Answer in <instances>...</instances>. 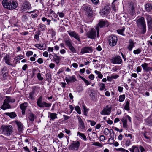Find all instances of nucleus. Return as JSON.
Here are the masks:
<instances>
[{"label": "nucleus", "mask_w": 152, "mask_h": 152, "mask_svg": "<svg viewBox=\"0 0 152 152\" xmlns=\"http://www.w3.org/2000/svg\"><path fill=\"white\" fill-rule=\"evenodd\" d=\"M141 51V49L140 48H138L136 50H134L133 51V53L135 54H138L140 53Z\"/></svg>", "instance_id": "58"}, {"label": "nucleus", "mask_w": 152, "mask_h": 152, "mask_svg": "<svg viewBox=\"0 0 152 152\" xmlns=\"http://www.w3.org/2000/svg\"><path fill=\"white\" fill-rule=\"evenodd\" d=\"M116 150L117 151H119L121 152H129L128 150H126L122 148L116 149Z\"/></svg>", "instance_id": "46"}, {"label": "nucleus", "mask_w": 152, "mask_h": 152, "mask_svg": "<svg viewBox=\"0 0 152 152\" xmlns=\"http://www.w3.org/2000/svg\"><path fill=\"white\" fill-rule=\"evenodd\" d=\"M146 124L149 126H152V118L151 117L148 118L146 119Z\"/></svg>", "instance_id": "38"}, {"label": "nucleus", "mask_w": 152, "mask_h": 152, "mask_svg": "<svg viewBox=\"0 0 152 152\" xmlns=\"http://www.w3.org/2000/svg\"><path fill=\"white\" fill-rule=\"evenodd\" d=\"M99 85L100 87L99 89L100 91H102L105 89V85L103 83H99Z\"/></svg>", "instance_id": "47"}, {"label": "nucleus", "mask_w": 152, "mask_h": 152, "mask_svg": "<svg viewBox=\"0 0 152 152\" xmlns=\"http://www.w3.org/2000/svg\"><path fill=\"white\" fill-rule=\"evenodd\" d=\"M33 54V52L31 51H28L26 53L27 56L29 57L30 56L32 55Z\"/></svg>", "instance_id": "61"}, {"label": "nucleus", "mask_w": 152, "mask_h": 152, "mask_svg": "<svg viewBox=\"0 0 152 152\" xmlns=\"http://www.w3.org/2000/svg\"><path fill=\"white\" fill-rule=\"evenodd\" d=\"M92 3L94 5H97L99 2V0H91Z\"/></svg>", "instance_id": "64"}, {"label": "nucleus", "mask_w": 152, "mask_h": 152, "mask_svg": "<svg viewBox=\"0 0 152 152\" xmlns=\"http://www.w3.org/2000/svg\"><path fill=\"white\" fill-rule=\"evenodd\" d=\"M83 109L84 115L86 116H87V113L89 110V109H87L84 105H83Z\"/></svg>", "instance_id": "41"}, {"label": "nucleus", "mask_w": 152, "mask_h": 152, "mask_svg": "<svg viewBox=\"0 0 152 152\" xmlns=\"http://www.w3.org/2000/svg\"><path fill=\"white\" fill-rule=\"evenodd\" d=\"M75 110L77 111V113L80 114L81 113V112L80 107L78 106H76L75 107Z\"/></svg>", "instance_id": "49"}, {"label": "nucleus", "mask_w": 152, "mask_h": 152, "mask_svg": "<svg viewBox=\"0 0 152 152\" xmlns=\"http://www.w3.org/2000/svg\"><path fill=\"white\" fill-rule=\"evenodd\" d=\"M37 48L40 50H42L43 47V45L40 44H36L34 45Z\"/></svg>", "instance_id": "55"}, {"label": "nucleus", "mask_w": 152, "mask_h": 152, "mask_svg": "<svg viewBox=\"0 0 152 152\" xmlns=\"http://www.w3.org/2000/svg\"><path fill=\"white\" fill-rule=\"evenodd\" d=\"M7 72V67L6 66L4 67L2 69L1 73L3 75V76L6 74Z\"/></svg>", "instance_id": "45"}, {"label": "nucleus", "mask_w": 152, "mask_h": 152, "mask_svg": "<svg viewBox=\"0 0 152 152\" xmlns=\"http://www.w3.org/2000/svg\"><path fill=\"white\" fill-rule=\"evenodd\" d=\"M125 29V27H123L121 29H118L117 30V31L119 34L124 36L125 34L124 33Z\"/></svg>", "instance_id": "36"}, {"label": "nucleus", "mask_w": 152, "mask_h": 152, "mask_svg": "<svg viewBox=\"0 0 152 152\" xmlns=\"http://www.w3.org/2000/svg\"><path fill=\"white\" fill-rule=\"evenodd\" d=\"M38 15L36 13H34L32 14L30 16V17L34 19V20H35V18L37 17Z\"/></svg>", "instance_id": "63"}, {"label": "nucleus", "mask_w": 152, "mask_h": 152, "mask_svg": "<svg viewBox=\"0 0 152 152\" xmlns=\"http://www.w3.org/2000/svg\"><path fill=\"white\" fill-rule=\"evenodd\" d=\"M28 103L27 102H25L21 104L20 105V108L22 110V114L23 115L24 114L25 112V110L26 109L28 106Z\"/></svg>", "instance_id": "23"}, {"label": "nucleus", "mask_w": 152, "mask_h": 152, "mask_svg": "<svg viewBox=\"0 0 152 152\" xmlns=\"http://www.w3.org/2000/svg\"><path fill=\"white\" fill-rule=\"evenodd\" d=\"M111 62L113 64H120L122 62L121 57L119 56H116L111 58Z\"/></svg>", "instance_id": "9"}, {"label": "nucleus", "mask_w": 152, "mask_h": 152, "mask_svg": "<svg viewBox=\"0 0 152 152\" xmlns=\"http://www.w3.org/2000/svg\"><path fill=\"white\" fill-rule=\"evenodd\" d=\"M28 118L30 121L33 122L34 119L36 118V117L35 115L30 113L29 114Z\"/></svg>", "instance_id": "35"}, {"label": "nucleus", "mask_w": 152, "mask_h": 152, "mask_svg": "<svg viewBox=\"0 0 152 152\" xmlns=\"http://www.w3.org/2000/svg\"><path fill=\"white\" fill-rule=\"evenodd\" d=\"M130 100L128 99H126L124 104V109L127 111L130 110L129 104Z\"/></svg>", "instance_id": "24"}, {"label": "nucleus", "mask_w": 152, "mask_h": 152, "mask_svg": "<svg viewBox=\"0 0 152 152\" xmlns=\"http://www.w3.org/2000/svg\"><path fill=\"white\" fill-rule=\"evenodd\" d=\"M39 30L38 31L39 33H40V31H44L45 30L46 27L45 25L44 24H39Z\"/></svg>", "instance_id": "37"}, {"label": "nucleus", "mask_w": 152, "mask_h": 152, "mask_svg": "<svg viewBox=\"0 0 152 152\" xmlns=\"http://www.w3.org/2000/svg\"><path fill=\"white\" fill-rule=\"evenodd\" d=\"M39 87L37 86H34L32 88V92L34 93L35 94L37 91L38 90Z\"/></svg>", "instance_id": "57"}, {"label": "nucleus", "mask_w": 152, "mask_h": 152, "mask_svg": "<svg viewBox=\"0 0 152 152\" xmlns=\"http://www.w3.org/2000/svg\"><path fill=\"white\" fill-rule=\"evenodd\" d=\"M43 22L46 21V24L47 25H49L50 24L51 20L49 19H47V18L45 17H43L41 18Z\"/></svg>", "instance_id": "39"}, {"label": "nucleus", "mask_w": 152, "mask_h": 152, "mask_svg": "<svg viewBox=\"0 0 152 152\" xmlns=\"http://www.w3.org/2000/svg\"><path fill=\"white\" fill-rule=\"evenodd\" d=\"M37 77L38 80L40 81H42L43 79V78L41 76V74L40 73H37Z\"/></svg>", "instance_id": "54"}, {"label": "nucleus", "mask_w": 152, "mask_h": 152, "mask_svg": "<svg viewBox=\"0 0 152 152\" xmlns=\"http://www.w3.org/2000/svg\"><path fill=\"white\" fill-rule=\"evenodd\" d=\"M4 114L9 116L11 118H14L17 116V115L15 112L6 113H4Z\"/></svg>", "instance_id": "32"}, {"label": "nucleus", "mask_w": 152, "mask_h": 152, "mask_svg": "<svg viewBox=\"0 0 152 152\" xmlns=\"http://www.w3.org/2000/svg\"><path fill=\"white\" fill-rule=\"evenodd\" d=\"M104 134L106 135H108L109 133H110V136H111V135H112L113 134V135H114L113 130L111 129L109 130L107 128H106L104 129Z\"/></svg>", "instance_id": "30"}, {"label": "nucleus", "mask_w": 152, "mask_h": 152, "mask_svg": "<svg viewBox=\"0 0 152 152\" xmlns=\"http://www.w3.org/2000/svg\"><path fill=\"white\" fill-rule=\"evenodd\" d=\"M80 145V142L78 141H73L69 147V148L71 150H77Z\"/></svg>", "instance_id": "10"}, {"label": "nucleus", "mask_w": 152, "mask_h": 152, "mask_svg": "<svg viewBox=\"0 0 152 152\" xmlns=\"http://www.w3.org/2000/svg\"><path fill=\"white\" fill-rule=\"evenodd\" d=\"M6 99L5 100L8 103H13L15 102V100L14 98L7 96H6Z\"/></svg>", "instance_id": "33"}, {"label": "nucleus", "mask_w": 152, "mask_h": 152, "mask_svg": "<svg viewBox=\"0 0 152 152\" xmlns=\"http://www.w3.org/2000/svg\"><path fill=\"white\" fill-rule=\"evenodd\" d=\"M141 66L143 69L146 72H148L151 70V68L148 67V64L145 63L141 65Z\"/></svg>", "instance_id": "26"}, {"label": "nucleus", "mask_w": 152, "mask_h": 152, "mask_svg": "<svg viewBox=\"0 0 152 152\" xmlns=\"http://www.w3.org/2000/svg\"><path fill=\"white\" fill-rule=\"evenodd\" d=\"M19 60H20V59H19V58L18 56L16 57L14 59V62L15 63L13 64L14 66H15L16 64L17 63V62Z\"/></svg>", "instance_id": "51"}, {"label": "nucleus", "mask_w": 152, "mask_h": 152, "mask_svg": "<svg viewBox=\"0 0 152 152\" xmlns=\"http://www.w3.org/2000/svg\"><path fill=\"white\" fill-rule=\"evenodd\" d=\"M146 10L148 12H152V4L148 3L145 5Z\"/></svg>", "instance_id": "28"}, {"label": "nucleus", "mask_w": 152, "mask_h": 152, "mask_svg": "<svg viewBox=\"0 0 152 152\" xmlns=\"http://www.w3.org/2000/svg\"><path fill=\"white\" fill-rule=\"evenodd\" d=\"M4 62L9 65L13 66H14L13 64L11 63V60L12 59L10 58L8 54H6V56L3 58Z\"/></svg>", "instance_id": "16"}, {"label": "nucleus", "mask_w": 152, "mask_h": 152, "mask_svg": "<svg viewBox=\"0 0 152 152\" xmlns=\"http://www.w3.org/2000/svg\"><path fill=\"white\" fill-rule=\"evenodd\" d=\"M48 17L49 18H51L52 19L53 18H57L58 16V15L55 13V12L52 10H50L49 14L48 15Z\"/></svg>", "instance_id": "27"}, {"label": "nucleus", "mask_w": 152, "mask_h": 152, "mask_svg": "<svg viewBox=\"0 0 152 152\" xmlns=\"http://www.w3.org/2000/svg\"><path fill=\"white\" fill-rule=\"evenodd\" d=\"M1 129L3 133L7 136H9L12 133V127L11 125H3Z\"/></svg>", "instance_id": "5"}, {"label": "nucleus", "mask_w": 152, "mask_h": 152, "mask_svg": "<svg viewBox=\"0 0 152 152\" xmlns=\"http://www.w3.org/2000/svg\"><path fill=\"white\" fill-rule=\"evenodd\" d=\"M7 101L5 99L4 100L3 104L1 107V109L5 110L7 109H9L11 108L10 105Z\"/></svg>", "instance_id": "21"}, {"label": "nucleus", "mask_w": 152, "mask_h": 152, "mask_svg": "<svg viewBox=\"0 0 152 152\" xmlns=\"http://www.w3.org/2000/svg\"><path fill=\"white\" fill-rule=\"evenodd\" d=\"M2 3L3 7L8 10H13L17 8L18 6L17 2L14 1L3 0Z\"/></svg>", "instance_id": "1"}, {"label": "nucleus", "mask_w": 152, "mask_h": 152, "mask_svg": "<svg viewBox=\"0 0 152 152\" xmlns=\"http://www.w3.org/2000/svg\"><path fill=\"white\" fill-rule=\"evenodd\" d=\"M136 23L137 26L141 30V33L145 34L146 31V25L144 18L141 17L137 19Z\"/></svg>", "instance_id": "2"}, {"label": "nucleus", "mask_w": 152, "mask_h": 152, "mask_svg": "<svg viewBox=\"0 0 152 152\" xmlns=\"http://www.w3.org/2000/svg\"><path fill=\"white\" fill-rule=\"evenodd\" d=\"M99 30V28L98 26H96L95 29H91V31L88 32L87 34V36L89 38L94 39L97 34V37H98Z\"/></svg>", "instance_id": "3"}, {"label": "nucleus", "mask_w": 152, "mask_h": 152, "mask_svg": "<svg viewBox=\"0 0 152 152\" xmlns=\"http://www.w3.org/2000/svg\"><path fill=\"white\" fill-rule=\"evenodd\" d=\"M131 144V141L129 139H127L125 141V145L126 147H128Z\"/></svg>", "instance_id": "50"}, {"label": "nucleus", "mask_w": 152, "mask_h": 152, "mask_svg": "<svg viewBox=\"0 0 152 152\" xmlns=\"http://www.w3.org/2000/svg\"><path fill=\"white\" fill-rule=\"evenodd\" d=\"M93 50L91 48L89 47H85L81 49L80 53L83 54L87 53H90Z\"/></svg>", "instance_id": "18"}, {"label": "nucleus", "mask_w": 152, "mask_h": 152, "mask_svg": "<svg viewBox=\"0 0 152 152\" xmlns=\"http://www.w3.org/2000/svg\"><path fill=\"white\" fill-rule=\"evenodd\" d=\"M134 47V43L133 40L130 39L129 40V44L127 46L128 49L130 51H131L133 48Z\"/></svg>", "instance_id": "25"}, {"label": "nucleus", "mask_w": 152, "mask_h": 152, "mask_svg": "<svg viewBox=\"0 0 152 152\" xmlns=\"http://www.w3.org/2000/svg\"><path fill=\"white\" fill-rule=\"evenodd\" d=\"M87 121L88 122H91L90 124L91 126H94L96 124V122L95 121H94L91 120H87Z\"/></svg>", "instance_id": "62"}, {"label": "nucleus", "mask_w": 152, "mask_h": 152, "mask_svg": "<svg viewBox=\"0 0 152 152\" xmlns=\"http://www.w3.org/2000/svg\"><path fill=\"white\" fill-rule=\"evenodd\" d=\"M53 59L56 64H58L60 62L61 58L60 56L57 55L56 54H54L53 57Z\"/></svg>", "instance_id": "31"}, {"label": "nucleus", "mask_w": 152, "mask_h": 152, "mask_svg": "<svg viewBox=\"0 0 152 152\" xmlns=\"http://www.w3.org/2000/svg\"><path fill=\"white\" fill-rule=\"evenodd\" d=\"M40 34V33H39L38 32V33L36 32L35 35H34V38L35 39H36L37 40H39V35Z\"/></svg>", "instance_id": "52"}, {"label": "nucleus", "mask_w": 152, "mask_h": 152, "mask_svg": "<svg viewBox=\"0 0 152 152\" xmlns=\"http://www.w3.org/2000/svg\"><path fill=\"white\" fill-rule=\"evenodd\" d=\"M118 41L117 37L113 35L110 36L108 38V41L109 45L111 46H114L116 44Z\"/></svg>", "instance_id": "7"}, {"label": "nucleus", "mask_w": 152, "mask_h": 152, "mask_svg": "<svg viewBox=\"0 0 152 152\" xmlns=\"http://www.w3.org/2000/svg\"><path fill=\"white\" fill-rule=\"evenodd\" d=\"M35 94L32 91L29 94V98L31 99H34V96Z\"/></svg>", "instance_id": "53"}, {"label": "nucleus", "mask_w": 152, "mask_h": 152, "mask_svg": "<svg viewBox=\"0 0 152 152\" xmlns=\"http://www.w3.org/2000/svg\"><path fill=\"white\" fill-rule=\"evenodd\" d=\"M66 45L69 48L72 45V42L70 39H66L65 41Z\"/></svg>", "instance_id": "34"}, {"label": "nucleus", "mask_w": 152, "mask_h": 152, "mask_svg": "<svg viewBox=\"0 0 152 152\" xmlns=\"http://www.w3.org/2000/svg\"><path fill=\"white\" fill-rule=\"evenodd\" d=\"M125 94H123L122 95H120L119 96V99L118 101L119 102H123L125 99Z\"/></svg>", "instance_id": "43"}, {"label": "nucleus", "mask_w": 152, "mask_h": 152, "mask_svg": "<svg viewBox=\"0 0 152 152\" xmlns=\"http://www.w3.org/2000/svg\"><path fill=\"white\" fill-rule=\"evenodd\" d=\"M112 135H111L110 136V137L109 139L108 140V142H110L112 144L113 142H114V137H112Z\"/></svg>", "instance_id": "59"}, {"label": "nucleus", "mask_w": 152, "mask_h": 152, "mask_svg": "<svg viewBox=\"0 0 152 152\" xmlns=\"http://www.w3.org/2000/svg\"><path fill=\"white\" fill-rule=\"evenodd\" d=\"M37 104L38 107L41 108L45 107L49 108L51 105V103H47L43 101L42 96H40L37 99Z\"/></svg>", "instance_id": "4"}, {"label": "nucleus", "mask_w": 152, "mask_h": 152, "mask_svg": "<svg viewBox=\"0 0 152 152\" xmlns=\"http://www.w3.org/2000/svg\"><path fill=\"white\" fill-rule=\"evenodd\" d=\"M92 145L99 146L100 147H102L103 146V145L102 144L100 143L99 142H92Z\"/></svg>", "instance_id": "48"}, {"label": "nucleus", "mask_w": 152, "mask_h": 152, "mask_svg": "<svg viewBox=\"0 0 152 152\" xmlns=\"http://www.w3.org/2000/svg\"><path fill=\"white\" fill-rule=\"evenodd\" d=\"M110 4L108 3H106L103 8L100 10V13L102 15L104 16H106L110 13Z\"/></svg>", "instance_id": "6"}, {"label": "nucleus", "mask_w": 152, "mask_h": 152, "mask_svg": "<svg viewBox=\"0 0 152 152\" xmlns=\"http://www.w3.org/2000/svg\"><path fill=\"white\" fill-rule=\"evenodd\" d=\"M46 77L47 80L49 81L51 80V76L50 73H48L46 74Z\"/></svg>", "instance_id": "56"}, {"label": "nucleus", "mask_w": 152, "mask_h": 152, "mask_svg": "<svg viewBox=\"0 0 152 152\" xmlns=\"http://www.w3.org/2000/svg\"><path fill=\"white\" fill-rule=\"evenodd\" d=\"M113 10L115 12L117 10V8L116 7L114 3H112V6H111Z\"/></svg>", "instance_id": "60"}, {"label": "nucleus", "mask_w": 152, "mask_h": 152, "mask_svg": "<svg viewBox=\"0 0 152 152\" xmlns=\"http://www.w3.org/2000/svg\"><path fill=\"white\" fill-rule=\"evenodd\" d=\"M77 135H79L80 137H81L85 141L87 139L86 137L83 133L78 132L77 133Z\"/></svg>", "instance_id": "40"}, {"label": "nucleus", "mask_w": 152, "mask_h": 152, "mask_svg": "<svg viewBox=\"0 0 152 152\" xmlns=\"http://www.w3.org/2000/svg\"><path fill=\"white\" fill-rule=\"evenodd\" d=\"M49 32L51 35L52 37L55 36L56 34V32L53 29L51 28L49 29L48 30Z\"/></svg>", "instance_id": "44"}, {"label": "nucleus", "mask_w": 152, "mask_h": 152, "mask_svg": "<svg viewBox=\"0 0 152 152\" xmlns=\"http://www.w3.org/2000/svg\"><path fill=\"white\" fill-rule=\"evenodd\" d=\"M111 110V108L109 107L108 105H107L101 112L100 114L104 115H108L110 113Z\"/></svg>", "instance_id": "12"}, {"label": "nucleus", "mask_w": 152, "mask_h": 152, "mask_svg": "<svg viewBox=\"0 0 152 152\" xmlns=\"http://www.w3.org/2000/svg\"><path fill=\"white\" fill-rule=\"evenodd\" d=\"M69 77L66 78V81L68 84L71 83H73L77 81L75 75H73L72 76H68Z\"/></svg>", "instance_id": "15"}, {"label": "nucleus", "mask_w": 152, "mask_h": 152, "mask_svg": "<svg viewBox=\"0 0 152 152\" xmlns=\"http://www.w3.org/2000/svg\"><path fill=\"white\" fill-rule=\"evenodd\" d=\"M22 7L24 10H29L31 9V4L27 1H24Z\"/></svg>", "instance_id": "19"}, {"label": "nucleus", "mask_w": 152, "mask_h": 152, "mask_svg": "<svg viewBox=\"0 0 152 152\" xmlns=\"http://www.w3.org/2000/svg\"><path fill=\"white\" fill-rule=\"evenodd\" d=\"M146 18L147 20V23L148 28L152 27V19L151 16L149 15H146Z\"/></svg>", "instance_id": "20"}, {"label": "nucleus", "mask_w": 152, "mask_h": 152, "mask_svg": "<svg viewBox=\"0 0 152 152\" xmlns=\"http://www.w3.org/2000/svg\"><path fill=\"white\" fill-rule=\"evenodd\" d=\"M68 33L71 37L74 38L78 41H80V39L79 35L75 32L71 31H68Z\"/></svg>", "instance_id": "14"}, {"label": "nucleus", "mask_w": 152, "mask_h": 152, "mask_svg": "<svg viewBox=\"0 0 152 152\" xmlns=\"http://www.w3.org/2000/svg\"><path fill=\"white\" fill-rule=\"evenodd\" d=\"M13 122L16 125L19 132L20 133L22 132L23 129V124L18 120H15Z\"/></svg>", "instance_id": "11"}, {"label": "nucleus", "mask_w": 152, "mask_h": 152, "mask_svg": "<svg viewBox=\"0 0 152 152\" xmlns=\"http://www.w3.org/2000/svg\"><path fill=\"white\" fill-rule=\"evenodd\" d=\"M79 123L78 129L81 132H83L86 130L85 124L79 115L77 116Z\"/></svg>", "instance_id": "8"}, {"label": "nucleus", "mask_w": 152, "mask_h": 152, "mask_svg": "<svg viewBox=\"0 0 152 152\" xmlns=\"http://www.w3.org/2000/svg\"><path fill=\"white\" fill-rule=\"evenodd\" d=\"M129 150L130 152H140L139 148L135 145H133Z\"/></svg>", "instance_id": "29"}, {"label": "nucleus", "mask_w": 152, "mask_h": 152, "mask_svg": "<svg viewBox=\"0 0 152 152\" xmlns=\"http://www.w3.org/2000/svg\"><path fill=\"white\" fill-rule=\"evenodd\" d=\"M109 25V23L106 20H100L97 26H98L100 28H102L104 26H108Z\"/></svg>", "instance_id": "17"}, {"label": "nucleus", "mask_w": 152, "mask_h": 152, "mask_svg": "<svg viewBox=\"0 0 152 152\" xmlns=\"http://www.w3.org/2000/svg\"><path fill=\"white\" fill-rule=\"evenodd\" d=\"M69 49L70 51L71 52L73 53H77V51L75 48L72 45L69 47Z\"/></svg>", "instance_id": "42"}, {"label": "nucleus", "mask_w": 152, "mask_h": 152, "mask_svg": "<svg viewBox=\"0 0 152 152\" xmlns=\"http://www.w3.org/2000/svg\"><path fill=\"white\" fill-rule=\"evenodd\" d=\"M48 114V117L50 118V120L53 121L54 119L58 118L57 114L56 113H51L50 112H49Z\"/></svg>", "instance_id": "22"}, {"label": "nucleus", "mask_w": 152, "mask_h": 152, "mask_svg": "<svg viewBox=\"0 0 152 152\" xmlns=\"http://www.w3.org/2000/svg\"><path fill=\"white\" fill-rule=\"evenodd\" d=\"M83 10L86 12L88 15L90 16L92 14V9L88 5H84L82 8Z\"/></svg>", "instance_id": "13"}]
</instances>
